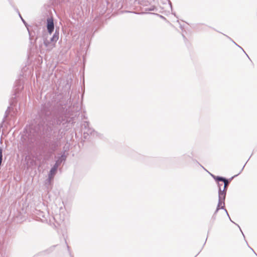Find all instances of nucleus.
Wrapping results in <instances>:
<instances>
[{"label":"nucleus","mask_w":257,"mask_h":257,"mask_svg":"<svg viewBox=\"0 0 257 257\" xmlns=\"http://www.w3.org/2000/svg\"><path fill=\"white\" fill-rule=\"evenodd\" d=\"M67 104V98L60 94L54 104L48 101L42 105L39 112L40 120L32 123L22 137V149L25 154L30 153L35 142L41 139L40 155L45 161L51 158L60 146L65 132L75 123V117L66 108Z\"/></svg>","instance_id":"f257e3e1"},{"label":"nucleus","mask_w":257,"mask_h":257,"mask_svg":"<svg viewBox=\"0 0 257 257\" xmlns=\"http://www.w3.org/2000/svg\"><path fill=\"white\" fill-rule=\"evenodd\" d=\"M24 86L21 83L20 81H18L16 82V85L15 86V89L14 93L13 94V96L11 98L10 100V106H9L5 112V118L8 116L10 114L11 111L12 110V107L15 106L17 103V95L19 94V93L22 91L23 89Z\"/></svg>","instance_id":"f03ea898"},{"label":"nucleus","mask_w":257,"mask_h":257,"mask_svg":"<svg viewBox=\"0 0 257 257\" xmlns=\"http://www.w3.org/2000/svg\"><path fill=\"white\" fill-rule=\"evenodd\" d=\"M27 29L29 33L30 43L34 45L39 37V31L41 28L37 25H34L31 26L30 28L27 27Z\"/></svg>","instance_id":"7ed1b4c3"},{"label":"nucleus","mask_w":257,"mask_h":257,"mask_svg":"<svg viewBox=\"0 0 257 257\" xmlns=\"http://www.w3.org/2000/svg\"><path fill=\"white\" fill-rule=\"evenodd\" d=\"M234 177L233 176L229 179H227L225 177L224 180L222 181L224 183V186L222 190H220L219 198L222 200H225L228 184Z\"/></svg>","instance_id":"20e7f679"},{"label":"nucleus","mask_w":257,"mask_h":257,"mask_svg":"<svg viewBox=\"0 0 257 257\" xmlns=\"http://www.w3.org/2000/svg\"><path fill=\"white\" fill-rule=\"evenodd\" d=\"M225 200H222L221 198L218 199V204H217V207H216V210H215V211H214V212L213 213L214 215H216V214L218 212V211H219V210L223 209L226 212L227 216L228 217H229V214H228L227 210L225 208Z\"/></svg>","instance_id":"39448f33"},{"label":"nucleus","mask_w":257,"mask_h":257,"mask_svg":"<svg viewBox=\"0 0 257 257\" xmlns=\"http://www.w3.org/2000/svg\"><path fill=\"white\" fill-rule=\"evenodd\" d=\"M46 27L47 30L46 33L51 36L54 30V24L52 19L48 18L47 19Z\"/></svg>","instance_id":"423d86ee"},{"label":"nucleus","mask_w":257,"mask_h":257,"mask_svg":"<svg viewBox=\"0 0 257 257\" xmlns=\"http://www.w3.org/2000/svg\"><path fill=\"white\" fill-rule=\"evenodd\" d=\"M97 133L96 132L93 128L90 127L83 131V138L85 139H87L89 135H92L94 136L95 135H97Z\"/></svg>","instance_id":"0eeeda50"},{"label":"nucleus","mask_w":257,"mask_h":257,"mask_svg":"<svg viewBox=\"0 0 257 257\" xmlns=\"http://www.w3.org/2000/svg\"><path fill=\"white\" fill-rule=\"evenodd\" d=\"M43 31L44 32L43 35V43L44 45L46 46V47H52L51 43L49 41V36H50L48 34L46 33L45 29H43Z\"/></svg>","instance_id":"6e6552de"},{"label":"nucleus","mask_w":257,"mask_h":257,"mask_svg":"<svg viewBox=\"0 0 257 257\" xmlns=\"http://www.w3.org/2000/svg\"><path fill=\"white\" fill-rule=\"evenodd\" d=\"M59 38V31L56 30L55 32L53 35L50 37L49 41L51 43L52 47H54L55 45V43L57 41Z\"/></svg>","instance_id":"1a4fd4ad"},{"label":"nucleus","mask_w":257,"mask_h":257,"mask_svg":"<svg viewBox=\"0 0 257 257\" xmlns=\"http://www.w3.org/2000/svg\"><path fill=\"white\" fill-rule=\"evenodd\" d=\"M66 159V156L64 154H63L58 157L54 165H56L57 167H58L63 162L65 161Z\"/></svg>","instance_id":"9d476101"},{"label":"nucleus","mask_w":257,"mask_h":257,"mask_svg":"<svg viewBox=\"0 0 257 257\" xmlns=\"http://www.w3.org/2000/svg\"><path fill=\"white\" fill-rule=\"evenodd\" d=\"M58 167H57L56 165H54L52 168H51L49 173L48 175H50L51 176L54 177L56 174L58 170Z\"/></svg>","instance_id":"9b49d317"},{"label":"nucleus","mask_w":257,"mask_h":257,"mask_svg":"<svg viewBox=\"0 0 257 257\" xmlns=\"http://www.w3.org/2000/svg\"><path fill=\"white\" fill-rule=\"evenodd\" d=\"M54 178V177L48 175V178L46 180V184L51 185L52 183Z\"/></svg>","instance_id":"f8f14e48"},{"label":"nucleus","mask_w":257,"mask_h":257,"mask_svg":"<svg viewBox=\"0 0 257 257\" xmlns=\"http://www.w3.org/2000/svg\"><path fill=\"white\" fill-rule=\"evenodd\" d=\"M89 127V122L88 121H84L83 123L82 124V129L83 131L86 130V128H88Z\"/></svg>","instance_id":"ddd939ff"},{"label":"nucleus","mask_w":257,"mask_h":257,"mask_svg":"<svg viewBox=\"0 0 257 257\" xmlns=\"http://www.w3.org/2000/svg\"><path fill=\"white\" fill-rule=\"evenodd\" d=\"M224 178L225 177H222V176H216L214 180H215V181L216 183H218L219 182H222L223 180H224Z\"/></svg>","instance_id":"4468645a"},{"label":"nucleus","mask_w":257,"mask_h":257,"mask_svg":"<svg viewBox=\"0 0 257 257\" xmlns=\"http://www.w3.org/2000/svg\"><path fill=\"white\" fill-rule=\"evenodd\" d=\"M17 12H18V14H19V15L20 17V18L21 19L22 22H23V23L24 24L25 26H26V27L27 28V27H29V26L28 25V24L27 23V22L24 20V19L22 18V17L21 16L20 13H19V11L18 9H17Z\"/></svg>","instance_id":"2eb2a0df"},{"label":"nucleus","mask_w":257,"mask_h":257,"mask_svg":"<svg viewBox=\"0 0 257 257\" xmlns=\"http://www.w3.org/2000/svg\"><path fill=\"white\" fill-rule=\"evenodd\" d=\"M217 184V186H218V199H219V193H220V190H222V184L220 183L219 182H218V183H216Z\"/></svg>","instance_id":"dca6fc26"},{"label":"nucleus","mask_w":257,"mask_h":257,"mask_svg":"<svg viewBox=\"0 0 257 257\" xmlns=\"http://www.w3.org/2000/svg\"><path fill=\"white\" fill-rule=\"evenodd\" d=\"M59 216V215L56 214V215H55L54 216V219L56 220V221L57 222V223L58 224H60V222H62L64 220V219H60V221H57V220H56V219H57V218H58V217Z\"/></svg>","instance_id":"f3484780"},{"label":"nucleus","mask_w":257,"mask_h":257,"mask_svg":"<svg viewBox=\"0 0 257 257\" xmlns=\"http://www.w3.org/2000/svg\"><path fill=\"white\" fill-rule=\"evenodd\" d=\"M156 10V8L155 6H151L150 8L146 9V10L149 11H154Z\"/></svg>","instance_id":"a211bd4d"},{"label":"nucleus","mask_w":257,"mask_h":257,"mask_svg":"<svg viewBox=\"0 0 257 257\" xmlns=\"http://www.w3.org/2000/svg\"><path fill=\"white\" fill-rule=\"evenodd\" d=\"M248 162V160H247V161H246V162H245V164H244V166H243V167L242 168V169H241V170H240V172H239L237 174H236V175H234V177H236V176H237V175H239V174L241 172V171L243 170V168H244V167L245 165H246V164H247V162Z\"/></svg>","instance_id":"6ab92c4d"},{"label":"nucleus","mask_w":257,"mask_h":257,"mask_svg":"<svg viewBox=\"0 0 257 257\" xmlns=\"http://www.w3.org/2000/svg\"><path fill=\"white\" fill-rule=\"evenodd\" d=\"M248 162V160H247V161H246V162H245V164H244V166H243V167L242 168V169H241V170H240V172H239L237 174H236V175H234V177H236V176H237V175H239V174L241 172V171L243 170V168H244V167L245 165H246V164H247V162Z\"/></svg>","instance_id":"aec40b11"},{"label":"nucleus","mask_w":257,"mask_h":257,"mask_svg":"<svg viewBox=\"0 0 257 257\" xmlns=\"http://www.w3.org/2000/svg\"><path fill=\"white\" fill-rule=\"evenodd\" d=\"M248 162V160H247V161H246V162H245V164H244V166H243V167L242 168V169H241V170H240V172H239L237 174H236V175H234V177H236V176H237V175H239V174L241 172V171L243 170V168H244V167L245 165H246V164H247V162Z\"/></svg>","instance_id":"412c9836"},{"label":"nucleus","mask_w":257,"mask_h":257,"mask_svg":"<svg viewBox=\"0 0 257 257\" xmlns=\"http://www.w3.org/2000/svg\"><path fill=\"white\" fill-rule=\"evenodd\" d=\"M248 162V160H247V161H246V162H245V164H244V166H243V167L242 168V169H241V170H240V172H239L237 174H236V175H234V177H236V176H237V175H239V174L241 172V171L243 170V168H244V167L245 165H246V164H247V162Z\"/></svg>","instance_id":"4be33fe9"},{"label":"nucleus","mask_w":257,"mask_h":257,"mask_svg":"<svg viewBox=\"0 0 257 257\" xmlns=\"http://www.w3.org/2000/svg\"><path fill=\"white\" fill-rule=\"evenodd\" d=\"M216 215L213 214L212 218H211V220L213 221H214V220L216 219Z\"/></svg>","instance_id":"5701e85b"},{"label":"nucleus","mask_w":257,"mask_h":257,"mask_svg":"<svg viewBox=\"0 0 257 257\" xmlns=\"http://www.w3.org/2000/svg\"><path fill=\"white\" fill-rule=\"evenodd\" d=\"M232 42H233V43H234V44H235L236 46H237L238 47H239L240 49H241V50L245 53V51H244V50L240 47L239 46V45H238L237 44V43H236L235 42H234L233 40H232Z\"/></svg>","instance_id":"b1692460"},{"label":"nucleus","mask_w":257,"mask_h":257,"mask_svg":"<svg viewBox=\"0 0 257 257\" xmlns=\"http://www.w3.org/2000/svg\"><path fill=\"white\" fill-rule=\"evenodd\" d=\"M232 42H233V43H234V44H235L236 46H237L238 47H239L240 49H241V50L245 53V51H244V50L240 47L239 46V45H238L237 44V43H236L235 42H234L233 40H232Z\"/></svg>","instance_id":"393cba45"},{"label":"nucleus","mask_w":257,"mask_h":257,"mask_svg":"<svg viewBox=\"0 0 257 257\" xmlns=\"http://www.w3.org/2000/svg\"><path fill=\"white\" fill-rule=\"evenodd\" d=\"M232 42H233V43H234V44H235L236 46H237L238 47H239L240 49H241V50L245 53V51H244V50L240 47L239 46V45H238L237 44V43H236L235 42H234L233 40H232Z\"/></svg>","instance_id":"a878e982"},{"label":"nucleus","mask_w":257,"mask_h":257,"mask_svg":"<svg viewBox=\"0 0 257 257\" xmlns=\"http://www.w3.org/2000/svg\"><path fill=\"white\" fill-rule=\"evenodd\" d=\"M210 175L211 176V177H212L214 179H215V177L216 176H215V175H213V174H211V173H210Z\"/></svg>","instance_id":"bb28decb"},{"label":"nucleus","mask_w":257,"mask_h":257,"mask_svg":"<svg viewBox=\"0 0 257 257\" xmlns=\"http://www.w3.org/2000/svg\"><path fill=\"white\" fill-rule=\"evenodd\" d=\"M182 36H183V38H184V40H187V39H186V37H185L183 34L182 35Z\"/></svg>","instance_id":"cd10ccee"},{"label":"nucleus","mask_w":257,"mask_h":257,"mask_svg":"<svg viewBox=\"0 0 257 257\" xmlns=\"http://www.w3.org/2000/svg\"><path fill=\"white\" fill-rule=\"evenodd\" d=\"M67 247L68 251L69 252L70 250H69V246H68V245H67Z\"/></svg>","instance_id":"c85d7f7f"},{"label":"nucleus","mask_w":257,"mask_h":257,"mask_svg":"<svg viewBox=\"0 0 257 257\" xmlns=\"http://www.w3.org/2000/svg\"><path fill=\"white\" fill-rule=\"evenodd\" d=\"M250 248L251 249V250H252L253 251V252H254L256 255H257V254H256V253L254 252V251L253 250V249L252 248L250 247Z\"/></svg>","instance_id":"c756f323"},{"label":"nucleus","mask_w":257,"mask_h":257,"mask_svg":"<svg viewBox=\"0 0 257 257\" xmlns=\"http://www.w3.org/2000/svg\"><path fill=\"white\" fill-rule=\"evenodd\" d=\"M228 218H229L231 222H233V223H234V222H233V221L231 220V218H230V217H228Z\"/></svg>","instance_id":"7c9ffc66"},{"label":"nucleus","mask_w":257,"mask_h":257,"mask_svg":"<svg viewBox=\"0 0 257 257\" xmlns=\"http://www.w3.org/2000/svg\"><path fill=\"white\" fill-rule=\"evenodd\" d=\"M170 5L171 6V7H172V5H171V3L170 2Z\"/></svg>","instance_id":"2f4dec72"},{"label":"nucleus","mask_w":257,"mask_h":257,"mask_svg":"<svg viewBox=\"0 0 257 257\" xmlns=\"http://www.w3.org/2000/svg\"><path fill=\"white\" fill-rule=\"evenodd\" d=\"M245 54L246 55V56H247L248 58L249 59V57L248 56V55H247L246 53H245Z\"/></svg>","instance_id":"473e14b6"},{"label":"nucleus","mask_w":257,"mask_h":257,"mask_svg":"<svg viewBox=\"0 0 257 257\" xmlns=\"http://www.w3.org/2000/svg\"><path fill=\"white\" fill-rule=\"evenodd\" d=\"M236 225H237V226L239 227V225H238V224H236Z\"/></svg>","instance_id":"72a5a7b5"},{"label":"nucleus","mask_w":257,"mask_h":257,"mask_svg":"<svg viewBox=\"0 0 257 257\" xmlns=\"http://www.w3.org/2000/svg\"><path fill=\"white\" fill-rule=\"evenodd\" d=\"M236 225H237V226L239 227V225H238V224H236Z\"/></svg>","instance_id":"f704fd0d"}]
</instances>
